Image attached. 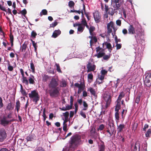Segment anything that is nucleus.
Segmentation results:
<instances>
[{
    "mask_svg": "<svg viewBox=\"0 0 151 151\" xmlns=\"http://www.w3.org/2000/svg\"><path fill=\"white\" fill-rule=\"evenodd\" d=\"M58 80L52 78L48 84L47 89L46 90L50 97H58L60 94V89L58 87Z\"/></svg>",
    "mask_w": 151,
    "mask_h": 151,
    "instance_id": "1",
    "label": "nucleus"
},
{
    "mask_svg": "<svg viewBox=\"0 0 151 151\" xmlns=\"http://www.w3.org/2000/svg\"><path fill=\"white\" fill-rule=\"evenodd\" d=\"M69 143L70 148H74L77 147L78 145L82 144L81 135L78 134L73 135L71 137Z\"/></svg>",
    "mask_w": 151,
    "mask_h": 151,
    "instance_id": "2",
    "label": "nucleus"
},
{
    "mask_svg": "<svg viewBox=\"0 0 151 151\" xmlns=\"http://www.w3.org/2000/svg\"><path fill=\"white\" fill-rule=\"evenodd\" d=\"M106 129V132L108 133L107 135L109 137H111L113 134L115 135L116 131L114 130V124L113 121H110L108 122Z\"/></svg>",
    "mask_w": 151,
    "mask_h": 151,
    "instance_id": "3",
    "label": "nucleus"
},
{
    "mask_svg": "<svg viewBox=\"0 0 151 151\" xmlns=\"http://www.w3.org/2000/svg\"><path fill=\"white\" fill-rule=\"evenodd\" d=\"M12 118L11 114H9L7 116H4L0 119V124L4 127L7 126L9 124V119Z\"/></svg>",
    "mask_w": 151,
    "mask_h": 151,
    "instance_id": "4",
    "label": "nucleus"
},
{
    "mask_svg": "<svg viewBox=\"0 0 151 151\" xmlns=\"http://www.w3.org/2000/svg\"><path fill=\"white\" fill-rule=\"evenodd\" d=\"M29 95L30 99H32L33 101L35 104H37V102L39 101L40 98L36 90L32 91L31 93L29 94Z\"/></svg>",
    "mask_w": 151,
    "mask_h": 151,
    "instance_id": "5",
    "label": "nucleus"
},
{
    "mask_svg": "<svg viewBox=\"0 0 151 151\" xmlns=\"http://www.w3.org/2000/svg\"><path fill=\"white\" fill-rule=\"evenodd\" d=\"M7 136L6 131L4 128H0V142H3Z\"/></svg>",
    "mask_w": 151,
    "mask_h": 151,
    "instance_id": "6",
    "label": "nucleus"
},
{
    "mask_svg": "<svg viewBox=\"0 0 151 151\" xmlns=\"http://www.w3.org/2000/svg\"><path fill=\"white\" fill-rule=\"evenodd\" d=\"M114 27V23L112 22L111 21L107 24V33L108 34L110 35L111 33L113 35L112 32V29Z\"/></svg>",
    "mask_w": 151,
    "mask_h": 151,
    "instance_id": "7",
    "label": "nucleus"
},
{
    "mask_svg": "<svg viewBox=\"0 0 151 151\" xmlns=\"http://www.w3.org/2000/svg\"><path fill=\"white\" fill-rule=\"evenodd\" d=\"M94 20L96 23H99L101 21V17L98 12H96L93 13Z\"/></svg>",
    "mask_w": 151,
    "mask_h": 151,
    "instance_id": "8",
    "label": "nucleus"
},
{
    "mask_svg": "<svg viewBox=\"0 0 151 151\" xmlns=\"http://www.w3.org/2000/svg\"><path fill=\"white\" fill-rule=\"evenodd\" d=\"M135 34L136 35H135V37L137 40H139V38L141 39V37L143 35V33L142 32L140 29H138L136 30Z\"/></svg>",
    "mask_w": 151,
    "mask_h": 151,
    "instance_id": "9",
    "label": "nucleus"
},
{
    "mask_svg": "<svg viewBox=\"0 0 151 151\" xmlns=\"http://www.w3.org/2000/svg\"><path fill=\"white\" fill-rule=\"evenodd\" d=\"M106 7H107L108 13L109 15L112 16L115 13V9L113 8L110 7L109 8L108 6L106 5H105L104 11H105V8Z\"/></svg>",
    "mask_w": 151,
    "mask_h": 151,
    "instance_id": "10",
    "label": "nucleus"
},
{
    "mask_svg": "<svg viewBox=\"0 0 151 151\" xmlns=\"http://www.w3.org/2000/svg\"><path fill=\"white\" fill-rule=\"evenodd\" d=\"M104 99L105 101L106 102V108H107L108 106L109 105L111 101V96L110 95H108L105 96L104 98Z\"/></svg>",
    "mask_w": 151,
    "mask_h": 151,
    "instance_id": "11",
    "label": "nucleus"
},
{
    "mask_svg": "<svg viewBox=\"0 0 151 151\" xmlns=\"http://www.w3.org/2000/svg\"><path fill=\"white\" fill-rule=\"evenodd\" d=\"M61 33V31L59 29L55 30L53 32L52 35V37L56 38Z\"/></svg>",
    "mask_w": 151,
    "mask_h": 151,
    "instance_id": "12",
    "label": "nucleus"
},
{
    "mask_svg": "<svg viewBox=\"0 0 151 151\" xmlns=\"http://www.w3.org/2000/svg\"><path fill=\"white\" fill-rule=\"evenodd\" d=\"M128 30L129 33V34H135V28L132 25H129Z\"/></svg>",
    "mask_w": 151,
    "mask_h": 151,
    "instance_id": "13",
    "label": "nucleus"
},
{
    "mask_svg": "<svg viewBox=\"0 0 151 151\" xmlns=\"http://www.w3.org/2000/svg\"><path fill=\"white\" fill-rule=\"evenodd\" d=\"M140 143L139 141L137 142L134 147L133 151H139Z\"/></svg>",
    "mask_w": 151,
    "mask_h": 151,
    "instance_id": "14",
    "label": "nucleus"
},
{
    "mask_svg": "<svg viewBox=\"0 0 151 151\" xmlns=\"http://www.w3.org/2000/svg\"><path fill=\"white\" fill-rule=\"evenodd\" d=\"M125 128V125L124 124H120L117 126V131L118 133L122 132L123 129Z\"/></svg>",
    "mask_w": 151,
    "mask_h": 151,
    "instance_id": "15",
    "label": "nucleus"
},
{
    "mask_svg": "<svg viewBox=\"0 0 151 151\" xmlns=\"http://www.w3.org/2000/svg\"><path fill=\"white\" fill-rule=\"evenodd\" d=\"M51 77L46 75L44 74L42 76V81L44 82H46L47 81L50 80Z\"/></svg>",
    "mask_w": 151,
    "mask_h": 151,
    "instance_id": "16",
    "label": "nucleus"
},
{
    "mask_svg": "<svg viewBox=\"0 0 151 151\" xmlns=\"http://www.w3.org/2000/svg\"><path fill=\"white\" fill-rule=\"evenodd\" d=\"M87 91H89L91 94L93 96H96V92L95 90L93 88L91 87H90L88 88Z\"/></svg>",
    "mask_w": 151,
    "mask_h": 151,
    "instance_id": "17",
    "label": "nucleus"
},
{
    "mask_svg": "<svg viewBox=\"0 0 151 151\" xmlns=\"http://www.w3.org/2000/svg\"><path fill=\"white\" fill-rule=\"evenodd\" d=\"M105 149V146L104 145V142L103 141H101V143L99 148V151H104Z\"/></svg>",
    "mask_w": 151,
    "mask_h": 151,
    "instance_id": "18",
    "label": "nucleus"
},
{
    "mask_svg": "<svg viewBox=\"0 0 151 151\" xmlns=\"http://www.w3.org/2000/svg\"><path fill=\"white\" fill-rule=\"evenodd\" d=\"M145 77V80H151V73L147 72L143 76V77Z\"/></svg>",
    "mask_w": 151,
    "mask_h": 151,
    "instance_id": "19",
    "label": "nucleus"
},
{
    "mask_svg": "<svg viewBox=\"0 0 151 151\" xmlns=\"http://www.w3.org/2000/svg\"><path fill=\"white\" fill-rule=\"evenodd\" d=\"M74 85L75 86L78 88V89L81 91H83L84 89L83 85L82 83H81L80 84H79L78 83H76L74 84Z\"/></svg>",
    "mask_w": 151,
    "mask_h": 151,
    "instance_id": "20",
    "label": "nucleus"
},
{
    "mask_svg": "<svg viewBox=\"0 0 151 151\" xmlns=\"http://www.w3.org/2000/svg\"><path fill=\"white\" fill-rule=\"evenodd\" d=\"M20 92L22 94L23 96L27 97V93L23 89V86L22 85L20 84Z\"/></svg>",
    "mask_w": 151,
    "mask_h": 151,
    "instance_id": "21",
    "label": "nucleus"
},
{
    "mask_svg": "<svg viewBox=\"0 0 151 151\" xmlns=\"http://www.w3.org/2000/svg\"><path fill=\"white\" fill-rule=\"evenodd\" d=\"M95 27L91 25L89 27V32L90 35H93V32L95 30Z\"/></svg>",
    "mask_w": 151,
    "mask_h": 151,
    "instance_id": "22",
    "label": "nucleus"
},
{
    "mask_svg": "<svg viewBox=\"0 0 151 151\" xmlns=\"http://www.w3.org/2000/svg\"><path fill=\"white\" fill-rule=\"evenodd\" d=\"M145 85L147 87H149L151 85V80H145L144 81Z\"/></svg>",
    "mask_w": 151,
    "mask_h": 151,
    "instance_id": "23",
    "label": "nucleus"
},
{
    "mask_svg": "<svg viewBox=\"0 0 151 151\" xmlns=\"http://www.w3.org/2000/svg\"><path fill=\"white\" fill-rule=\"evenodd\" d=\"M105 54V53L104 52H99L97 54L94 55V56L97 57L98 58H100L103 57Z\"/></svg>",
    "mask_w": 151,
    "mask_h": 151,
    "instance_id": "24",
    "label": "nucleus"
},
{
    "mask_svg": "<svg viewBox=\"0 0 151 151\" xmlns=\"http://www.w3.org/2000/svg\"><path fill=\"white\" fill-rule=\"evenodd\" d=\"M125 96V93L123 91L121 92L117 100L119 101H121L122 99Z\"/></svg>",
    "mask_w": 151,
    "mask_h": 151,
    "instance_id": "25",
    "label": "nucleus"
},
{
    "mask_svg": "<svg viewBox=\"0 0 151 151\" xmlns=\"http://www.w3.org/2000/svg\"><path fill=\"white\" fill-rule=\"evenodd\" d=\"M27 45L24 42L22 44V46L21 47V50L22 51L24 52L27 49Z\"/></svg>",
    "mask_w": 151,
    "mask_h": 151,
    "instance_id": "26",
    "label": "nucleus"
},
{
    "mask_svg": "<svg viewBox=\"0 0 151 151\" xmlns=\"http://www.w3.org/2000/svg\"><path fill=\"white\" fill-rule=\"evenodd\" d=\"M91 136L92 138H93L95 140L97 139L98 137H99V135L96 133L91 134Z\"/></svg>",
    "mask_w": 151,
    "mask_h": 151,
    "instance_id": "27",
    "label": "nucleus"
},
{
    "mask_svg": "<svg viewBox=\"0 0 151 151\" xmlns=\"http://www.w3.org/2000/svg\"><path fill=\"white\" fill-rule=\"evenodd\" d=\"M20 102L19 100H18L16 102V109L18 112L20 107Z\"/></svg>",
    "mask_w": 151,
    "mask_h": 151,
    "instance_id": "28",
    "label": "nucleus"
},
{
    "mask_svg": "<svg viewBox=\"0 0 151 151\" xmlns=\"http://www.w3.org/2000/svg\"><path fill=\"white\" fill-rule=\"evenodd\" d=\"M22 76V82L25 83L26 85H28V82L27 80L26 77H24V76Z\"/></svg>",
    "mask_w": 151,
    "mask_h": 151,
    "instance_id": "29",
    "label": "nucleus"
},
{
    "mask_svg": "<svg viewBox=\"0 0 151 151\" xmlns=\"http://www.w3.org/2000/svg\"><path fill=\"white\" fill-rule=\"evenodd\" d=\"M115 6H114V7L115 8V10H119L120 9V7L121 6L120 4L119 3H115Z\"/></svg>",
    "mask_w": 151,
    "mask_h": 151,
    "instance_id": "30",
    "label": "nucleus"
},
{
    "mask_svg": "<svg viewBox=\"0 0 151 151\" xmlns=\"http://www.w3.org/2000/svg\"><path fill=\"white\" fill-rule=\"evenodd\" d=\"M67 86L66 81L65 80H63L61 82L60 86L62 87H65Z\"/></svg>",
    "mask_w": 151,
    "mask_h": 151,
    "instance_id": "31",
    "label": "nucleus"
},
{
    "mask_svg": "<svg viewBox=\"0 0 151 151\" xmlns=\"http://www.w3.org/2000/svg\"><path fill=\"white\" fill-rule=\"evenodd\" d=\"M81 23L80 24H81V25L84 27H85V25H86V24L87 23L84 17L82 19Z\"/></svg>",
    "mask_w": 151,
    "mask_h": 151,
    "instance_id": "32",
    "label": "nucleus"
},
{
    "mask_svg": "<svg viewBox=\"0 0 151 151\" xmlns=\"http://www.w3.org/2000/svg\"><path fill=\"white\" fill-rule=\"evenodd\" d=\"M96 67H87V72L93 71L95 69Z\"/></svg>",
    "mask_w": 151,
    "mask_h": 151,
    "instance_id": "33",
    "label": "nucleus"
},
{
    "mask_svg": "<svg viewBox=\"0 0 151 151\" xmlns=\"http://www.w3.org/2000/svg\"><path fill=\"white\" fill-rule=\"evenodd\" d=\"M85 28V27L83 26L80 25L78 28V31L81 32H82Z\"/></svg>",
    "mask_w": 151,
    "mask_h": 151,
    "instance_id": "34",
    "label": "nucleus"
},
{
    "mask_svg": "<svg viewBox=\"0 0 151 151\" xmlns=\"http://www.w3.org/2000/svg\"><path fill=\"white\" fill-rule=\"evenodd\" d=\"M111 55L110 54L108 55L105 54L103 57V59L104 60H107L110 58Z\"/></svg>",
    "mask_w": 151,
    "mask_h": 151,
    "instance_id": "35",
    "label": "nucleus"
},
{
    "mask_svg": "<svg viewBox=\"0 0 151 151\" xmlns=\"http://www.w3.org/2000/svg\"><path fill=\"white\" fill-rule=\"evenodd\" d=\"M47 14V12L45 9H44L42 10V12L40 13V16H42V15H46Z\"/></svg>",
    "mask_w": 151,
    "mask_h": 151,
    "instance_id": "36",
    "label": "nucleus"
},
{
    "mask_svg": "<svg viewBox=\"0 0 151 151\" xmlns=\"http://www.w3.org/2000/svg\"><path fill=\"white\" fill-rule=\"evenodd\" d=\"M7 109L9 110H12L13 109V107L12 106L11 102L9 103L7 106Z\"/></svg>",
    "mask_w": 151,
    "mask_h": 151,
    "instance_id": "37",
    "label": "nucleus"
},
{
    "mask_svg": "<svg viewBox=\"0 0 151 151\" xmlns=\"http://www.w3.org/2000/svg\"><path fill=\"white\" fill-rule=\"evenodd\" d=\"M83 106L84 107V108L83 109V110H86L88 108V105L85 101H83Z\"/></svg>",
    "mask_w": 151,
    "mask_h": 151,
    "instance_id": "38",
    "label": "nucleus"
},
{
    "mask_svg": "<svg viewBox=\"0 0 151 151\" xmlns=\"http://www.w3.org/2000/svg\"><path fill=\"white\" fill-rule=\"evenodd\" d=\"M151 134V129H148L145 134V136L147 137H149L150 135Z\"/></svg>",
    "mask_w": 151,
    "mask_h": 151,
    "instance_id": "39",
    "label": "nucleus"
},
{
    "mask_svg": "<svg viewBox=\"0 0 151 151\" xmlns=\"http://www.w3.org/2000/svg\"><path fill=\"white\" fill-rule=\"evenodd\" d=\"M107 7H106L105 11V14L104 15V17L106 18H108V14H109L108 13Z\"/></svg>",
    "mask_w": 151,
    "mask_h": 151,
    "instance_id": "40",
    "label": "nucleus"
},
{
    "mask_svg": "<svg viewBox=\"0 0 151 151\" xmlns=\"http://www.w3.org/2000/svg\"><path fill=\"white\" fill-rule=\"evenodd\" d=\"M27 12L25 9H24L22 11H20V13H19V14L21 13V14L22 15L24 16H25L27 14Z\"/></svg>",
    "mask_w": 151,
    "mask_h": 151,
    "instance_id": "41",
    "label": "nucleus"
},
{
    "mask_svg": "<svg viewBox=\"0 0 151 151\" xmlns=\"http://www.w3.org/2000/svg\"><path fill=\"white\" fill-rule=\"evenodd\" d=\"M26 139L27 142L29 141H32V139H33V137L32 135H29L26 138Z\"/></svg>",
    "mask_w": 151,
    "mask_h": 151,
    "instance_id": "42",
    "label": "nucleus"
},
{
    "mask_svg": "<svg viewBox=\"0 0 151 151\" xmlns=\"http://www.w3.org/2000/svg\"><path fill=\"white\" fill-rule=\"evenodd\" d=\"M115 117L116 120L118 121L119 120V112H116L115 114Z\"/></svg>",
    "mask_w": 151,
    "mask_h": 151,
    "instance_id": "43",
    "label": "nucleus"
},
{
    "mask_svg": "<svg viewBox=\"0 0 151 151\" xmlns=\"http://www.w3.org/2000/svg\"><path fill=\"white\" fill-rule=\"evenodd\" d=\"M105 45H106V48L108 49L112 48L111 45L110 43L106 42L105 43Z\"/></svg>",
    "mask_w": 151,
    "mask_h": 151,
    "instance_id": "44",
    "label": "nucleus"
},
{
    "mask_svg": "<svg viewBox=\"0 0 151 151\" xmlns=\"http://www.w3.org/2000/svg\"><path fill=\"white\" fill-rule=\"evenodd\" d=\"M116 50H119L122 47V44H118L117 41L116 42Z\"/></svg>",
    "mask_w": 151,
    "mask_h": 151,
    "instance_id": "45",
    "label": "nucleus"
},
{
    "mask_svg": "<svg viewBox=\"0 0 151 151\" xmlns=\"http://www.w3.org/2000/svg\"><path fill=\"white\" fill-rule=\"evenodd\" d=\"M75 4L74 2L73 1H70L69 2L68 5L70 7H73Z\"/></svg>",
    "mask_w": 151,
    "mask_h": 151,
    "instance_id": "46",
    "label": "nucleus"
},
{
    "mask_svg": "<svg viewBox=\"0 0 151 151\" xmlns=\"http://www.w3.org/2000/svg\"><path fill=\"white\" fill-rule=\"evenodd\" d=\"M58 24V23L56 21H55L53 23L50 24V27H54L56 26Z\"/></svg>",
    "mask_w": 151,
    "mask_h": 151,
    "instance_id": "47",
    "label": "nucleus"
},
{
    "mask_svg": "<svg viewBox=\"0 0 151 151\" xmlns=\"http://www.w3.org/2000/svg\"><path fill=\"white\" fill-rule=\"evenodd\" d=\"M122 13L124 15V16L125 18H126L127 17V14H126V10L124 8V7H122Z\"/></svg>",
    "mask_w": 151,
    "mask_h": 151,
    "instance_id": "48",
    "label": "nucleus"
},
{
    "mask_svg": "<svg viewBox=\"0 0 151 151\" xmlns=\"http://www.w3.org/2000/svg\"><path fill=\"white\" fill-rule=\"evenodd\" d=\"M63 116L65 118H68L69 115V113L68 111H66L65 113H63Z\"/></svg>",
    "mask_w": 151,
    "mask_h": 151,
    "instance_id": "49",
    "label": "nucleus"
},
{
    "mask_svg": "<svg viewBox=\"0 0 151 151\" xmlns=\"http://www.w3.org/2000/svg\"><path fill=\"white\" fill-rule=\"evenodd\" d=\"M35 151H45V150L41 147H38Z\"/></svg>",
    "mask_w": 151,
    "mask_h": 151,
    "instance_id": "50",
    "label": "nucleus"
},
{
    "mask_svg": "<svg viewBox=\"0 0 151 151\" xmlns=\"http://www.w3.org/2000/svg\"><path fill=\"white\" fill-rule=\"evenodd\" d=\"M4 104L3 103V99L0 96V109L3 107Z\"/></svg>",
    "mask_w": 151,
    "mask_h": 151,
    "instance_id": "51",
    "label": "nucleus"
},
{
    "mask_svg": "<svg viewBox=\"0 0 151 151\" xmlns=\"http://www.w3.org/2000/svg\"><path fill=\"white\" fill-rule=\"evenodd\" d=\"M37 35V33L34 31H32L31 34V36L32 37L35 38L36 36Z\"/></svg>",
    "mask_w": 151,
    "mask_h": 151,
    "instance_id": "52",
    "label": "nucleus"
},
{
    "mask_svg": "<svg viewBox=\"0 0 151 151\" xmlns=\"http://www.w3.org/2000/svg\"><path fill=\"white\" fill-rule=\"evenodd\" d=\"M138 126L137 123H134L132 127V130H134V131L136 129Z\"/></svg>",
    "mask_w": 151,
    "mask_h": 151,
    "instance_id": "53",
    "label": "nucleus"
},
{
    "mask_svg": "<svg viewBox=\"0 0 151 151\" xmlns=\"http://www.w3.org/2000/svg\"><path fill=\"white\" fill-rule=\"evenodd\" d=\"M29 81L30 84H34L35 82L34 80L31 77L29 78Z\"/></svg>",
    "mask_w": 151,
    "mask_h": 151,
    "instance_id": "54",
    "label": "nucleus"
},
{
    "mask_svg": "<svg viewBox=\"0 0 151 151\" xmlns=\"http://www.w3.org/2000/svg\"><path fill=\"white\" fill-rule=\"evenodd\" d=\"M73 97L72 96L70 97V105L73 106Z\"/></svg>",
    "mask_w": 151,
    "mask_h": 151,
    "instance_id": "55",
    "label": "nucleus"
},
{
    "mask_svg": "<svg viewBox=\"0 0 151 151\" xmlns=\"http://www.w3.org/2000/svg\"><path fill=\"white\" fill-rule=\"evenodd\" d=\"M80 114L81 115V116L83 117L84 118H86V115L85 114V112H83L82 111H81L80 112Z\"/></svg>",
    "mask_w": 151,
    "mask_h": 151,
    "instance_id": "56",
    "label": "nucleus"
},
{
    "mask_svg": "<svg viewBox=\"0 0 151 151\" xmlns=\"http://www.w3.org/2000/svg\"><path fill=\"white\" fill-rule=\"evenodd\" d=\"M88 79L92 80L93 78V75L92 73H89L88 75Z\"/></svg>",
    "mask_w": 151,
    "mask_h": 151,
    "instance_id": "57",
    "label": "nucleus"
},
{
    "mask_svg": "<svg viewBox=\"0 0 151 151\" xmlns=\"http://www.w3.org/2000/svg\"><path fill=\"white\" fill-rule=\"evenodd\" d=\"M104 127V126L103 124L100 125L98 128V130H103Z\"/></svg>",
    "mask_w": 151,
    "mask_h": 151,
    "instance_id": "58",
    "label": "nucleus"
},
{
    "mask_svg": "<svg viewBox=\"0 0 151 151\" xmlns=\"http://www.w3.org/2000/svg\"><path fill=\"white\" fill-rule=\"evenodd\" d=\"M140 96H137L135 100V102L137 104H138L140 101Z\"/></svg>",
    "mask_w": 151,
    "mask_h": 151,
    "instance_id": "59",
    "label": "nucleus"
},
{
    "mask_svg": "<svg viewBox=\"0 0 151 151\" xmlns=\"http://www.w3.org/2000/svg\"><path fill=\"white\" fill-rule=\"evenodd\" d=\"M116 24L117 25L119 26H121V20L119 19L117 20L116 21Z\"/></svg>",
    "mask_w": 151,
    "mask_h": 151,
    "instance_id": "60",
    "label": "nucleus"
},
{
    "mask_svg": "<svg viewBox=\"0 0 151 151\" xmlns=\"http://www.w3.org/2000/svg\"><path fill=\"white\" fill-rule=\"evenodd\" d=\"M73 106L70 105H68L66 106V108L67 110H68L72 109Z\"/></svg>",
    "mask_w": 151,
    "mask_h": 151,
    "instance_id": "61",
    "label": "nucleus"
},
{
    "mask_svg": "<svg viewBox=\"0 0 151 151\" xmlns=\"http://www.w3.org/2000/svg\"><path fill=\"white\" fill-rule=\"evenodd\" d=\"M101 74L105 76V74L107 73V71L105 70H102L101 71Z\"/></svg>",
    "mask_w": 151,
    "mask_h": 151,
    "instance_id": "62",
    "label": "nucleus"
},
{
    "mask_svg": "<svg viewBox=\"0 0 151 151\" xmlns=\"http://www.w3.org/2000/svg\"><path fill=\"white\" fill-rule=\"evenodd\" d=\"M119 79H117V81H116V83H114L115 84L114 87H115L116 88H117L118 85V84L119 83Z\"/></svg>",
    "mask_w": 151,
    "mask_h": 151,
    "instance_id": "63",
    "label": "nucleus"
},
{
    "mask_svg": "<svg viewBox=\"0 0 151 151\" xmlns=\"http://www.w3.org/2000/svg\"><path fill=\"white\" fill-rule=\"evenodd\" d=\"M120 101H118V100H116V102H117L116 105V107L119 108H120L121 105L120 103Z\"/></svg>",
    "mask_w": 151,
    "mask_h": 151,
    "instance_id": "64",
    "label": "nucleus"
}]
</instances>
